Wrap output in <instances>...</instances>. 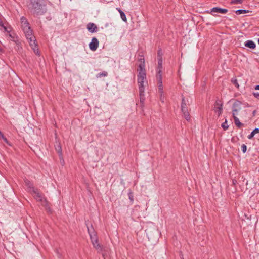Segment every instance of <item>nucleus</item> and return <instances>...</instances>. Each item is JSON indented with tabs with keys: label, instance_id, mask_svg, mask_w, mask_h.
<instances>
[{
	"label": "nucleus",
	"instance_id": "nucleus-34",
	"mask_svg": "<svg viewBox=\"0 0 259 259\" xmlns=\"http://www.w3.org/2000/svg\"><path fill=\"white\" fill-rule=\"evenodd\" d=\"M253 96L257 99H259V93L258 92H253Z\"/></svg>",
	"mask_w": 259,
	"mask_h": 259
},
{
	"label": "nucleus",
	"instance_id": "nucleus-12",
	"mask_svg": "<svg viewBox=\"0 0 259 259\" xmlns=\"http://www.w3.org/2000/svg\"><path fill=\"white\" fill-rule=\"evenodd\" d=\"M182 112L183 113L185 118L187 120H190V116L189 113V110L188 107H183L181 108Z\"/></svg>",
	"mask_w": 259,
	"mask_h": 259
},
{
	"label": "nucleus",
	"instance_id": "nucleus-3",
	"mask_svg": "<svg viewBox=\"0 0 259 259\" xmlns=\"http://www.w3.org/2000/svg\"><path fill=\"white\" fill-rule=\"evenodd\" d=\"M25 183L29 186V187H30V188L32 189L33 195V196L35 198V199L36 200H37L38 201L41 202V204L43 206L47 207V202L46 200L44 198L42 194L39 192V191L37 189L34 188L32 186V184L30 182H28L27 181H26Z\"/></svg>",
	"mask_w": 259,
	"mask_h": 259
},
{
	"label": "nucleus",
	"instance_id": "nucleus-20",
	"mask_svg": "<svg viewBox=\"0 0 259 259\" xmlns=\"http://www.w3.org/2000/svg\"><path fill=\"white\" fill-rule=\"evenodd\" d=\"M157 85H158V93L160 94H162L163 93L162 81V82H158Z\"/></svg>",
	"mask_w": 259,
	"mask_h": 259
},
{
	"label": "nucleus",
	"instance_id": "nucleus-31",
	"mask_svg": "<svg viewBox=\"0 0 259 259\" xmlns=\"http://www.w3.org/2000/svg\"><path fill=\"white\" fill-rule=\"evenodd\" d=\"M162 65H159V64H158L157 67V71L162 72Z\"/></svg>",
	"mask_w": 259,
	"mask_h": 259
},
{
	"label": "nucleus",
	"instance_id": "nucleus-30",
	"mask_svg": "<svg viewBox=\"0 0 259 259\" xmlns=\"http://www.w3.org/2000/svg\"><path fill=\"white\" fill-rule=\"evenodd\" d=\"M241 150L242 151V152L244 153L246 152V150H247V147L245 145V144H243L242 146H241Z\"/></svg>",
	"mask_w": 259,
	"mask_h": 259
},
{
	"label": "nucleus",
	"instance_id": "nucleus-35",
	"mask_svg": "<svg viewBox=\"0 0 259 259\" xmlns=\"http://www.w3.org/2000/svg\"><path fill=\"white\" fill-rule=\"evenodd\" d=\"M56 149H57V150L58 151V152H60V150H61V148H60V147L59 146H58V149L56 148Z\"/></svg>",
	"mask_w": 259,
	"mask_h": 259
},
{
	"label": "nucleus",
	"instance_id": "nucleus-36",
	"mask_svg": "<svg viewBox=\"0 0 259 259\" xmlns=\"http://www.w3.org/2000/svg\"><path fill=\"white\" fill-rule=\"evenodd\" d=\"M255 90H259V85H256V86L255 87Z\"/></svg>",
	"mask_w": 259,
	"mask_h": 259
},
{
	"label": "nucleus",
	"instance_id": "nucleus-2",
	"mask_svg": "<svg viewBox=\"0 0 259 259\" xmlns=\"http://www.w3.org/2000/svg\"><path fill=\"white\" fill-rule=\"evenodd\" d=\"M30 1V3L28 5V8L32 13L38 15H41L46 12V9L45 6L39 4V0Z\"/></svg>",
	"mask_w": 259,
	"mask_h": 259
},
{
	"label": "nucleus",
	"instance_id": "nucleus-5",
	"mask_svg": "<svg viewBox=\"0 0 259 259\" xmlns=\"http://www.w3.org/2000/svg\"><path fill=\"white\" fill-rule=\"evenodd\" d=\"M88 230L93 246L98 244L99 242L97 237V235L96 233L95 232L94 229H91L88 227Z\"/></svg>",
	"mask_w": 259,
	"mask_h": 259
},
{
	"label": "nucleus",
	"instance_id": "nucleus-16",
	"mask_svg": "<svg viewBox=\"0 0 259 259\" xmlns=\"http://www.w3.org/2000/svg\"><path fill=\"white\" fill-rule=\"evenodd\" d=\"M234 120V123L238 127H240L242 125V123L239 121V118L236 116L237 115H232Z\"/></svg>",
	"mask_w": 259,
	"mask_h": 259
},
{
	"label": "nucleus",
	"instance_id": "nucleus-24",
	"mask_svg": "<svg viewBox=\"0 0 259 259\" xmlns=\"http://www.w3.org/2000/svg\"><path fill=\"white\" fill-rule=\"evenodd\" d=\"M10 31H11V30ZM7 33L8 34L9 36L11 38V40L14 41H15V42H16L17 45L18 46V47H19L20 42L19 41H18L15 40L14 37L12 35V34L10 33V32H7Z\"/></svg>",
	"mask_w": 259,
	"mask_h": 259
},
{
	"label": "nucleus",
	"instance_id": "nucleus-32",
	"mask_svg": "<svg viewBox=\"0 0 259 259\" xmlns=\"http://www.w3.org/2000/svg\"><path fill=\"white\" fill-rule=\"evenodd\" d=\"M159 94L160 100L161 102L162 103H164V96H163V94Z\"/></svg>",
	"mask_w": 259,
	"mask_h": 259
},
{
	"label": "nucleus",
	"instance_id": "nucleus-23",
	"mask_svg": "<svg viewBox=\"0 0 259 259\" xmlns=\"http://www.w3.org/2000/svg\"><path fill=\"white\" fill-rule=\"evenodd\" d=\"M188 103V100H186L185 98L182 99V104H181V108L183 107H188L187 104Z\"/></svg>",
	"mask_w": 259,
	"mask_h": 259
},
{
	"label": "nucleus",
	"instance_id": "nucleus-38",
	"mask_svg": "<svg viewBox=\"0 0 259 259\" xmlns=\"http://www.w3.org/2000/svg\"><path fill=\"white\" fill-rule=\"evenodd\" d=\"M236 182V180H233V184H235V183Z\"/></svg>",
	"mask_w": 259,
	"mask_h": 259
},
{
	"label": "nucleus",
	"instance_id": "nucleus-7",
	"mask_svg": "<svg viewBox=\"0 0 259 259\" xmlns=\"http://www.w3.org/2000/svg\"><path fill=\"white\" fill-rule=\"evenodd\" d=\"M99 44L97 39L95 37H93L92 39L91 42L89 45L90 50L93 51H96L99 46Z\"/></svg>",
	"mask_w": 259,
	"mask_h": 259
},
{
	"label": "nucleus",
	"instance_id": "nucleus-19",
	"mask_svg": "<svg viewBox=\"0 0 259 259\" xmlns=\"http://www.w3.org/2000/svg\"><path fill=\"white\" fill-rule=\"evenodd\" d=\"M94 247L97 250L98 252H101L103 250V246L100 243L94 246Z\"/></svg>",
	"mask_w": 259,
	"mask_h": 259
},
{
	"label": "nucleus",
	"instance_id": "nucleus-17",
	"mask_svg": "<svg viewBox=\"0 0 259 259\" xmlns=\"http://www.w3.org/2000/svg\"><path fill=\"white\" fill-rule=\"evenodd\" d=\"M139 96H140V102L142 104H143L144 101L145 100V97H144V90H142L141 92V90H139Z\"/></svg>",
	"mask_w": 259,
	"mask_h": 259
},
{
	"label": "nucleus",
	"instance_id": "nucleus-27",
	"mask_svg": "<svg viewBox=\"0 0 259 259\" xmlns=\"http://www.w3.org/2000/svg\"><path fill=\"white\" fill-rule=\"evenodd\" d=\"M107 72H103L102 73H98L97 74L96 76L97 78L101 77L102 76H107Z\"/></svg>",
	"mask_w": 259,
	"mask_h": 259
},
{
	"label": "nucleus",
	"instance_id": "nucleus-13",
	"mask_svg": "<svg viewBox=\"0 0 259 259\" xmlns=\"http://www.w3.org/2000/svg\"><path fill=\"white\" fill-rule=\"evenodd\" d=\"M244 46L247 48H250L252 49H254L256 47V45H255V42L251 40H247L246 42H245Z\"/></svg>",
	"mask_w": 259,
	"mask_h": 259
},
{
	"label": "nucleus",
	"instance_id": "nucleus-21",
	"mask_svg": "<svg viewBox=\"0 0 259 259\" xmlns=\"http://www.w3.org/2000/svg\"><path fill=\"white\" fill-rule=\"evenodd\" d=\"M157 59L158 64H159V65H162V58L160 54V50H159L158 52Z\"/></svg>",
	"mask_w": 259,
	"mask_h": 259
},
{
	"label": "nucleus",
	"instance_id": "nucleus-25",
	"mask_svg": "<svg viewBox=\"0 0 259 259\" xmlns=\"http://www.w3.org/2000/svg\"><path fill=\"white\" fill-rule=\"evenodd\" d=\"M248 12V11H247L246 10L240 9V10H238L236 11L235 12L237 14L240 15L241 14L246 13Z\"/></svg>",
	"mask_w": 259,
	"mask_h": 259
},
{
	"label": "nucleus",
	"instance_id": "nucleus-28",
	"mask_svg": "<svg viewBox=\"0 0 259 259\" xmlns=\"http://www.w3.org/2000/svg\"><path fill=\"white\" fill-rule=\"evenodd\" d=\"M222 127L224 130H226L228 128L227 119L225 120V122L222 124Z\"/></svg>",
	"mask_w": 259,
	"mask_h": 259
},
{
	"label": "nucleus",
	"instance_id": "nucleus-10",
	"mask_svg": "<svg viewBox=\"0 0 259 259\" xmlns=\"http://www.w3.org/2000/svg\"><path fill=\"white\" fill-rule=\"evenodd\" d=\"M228 12V10L226 9L218 8V7H214L211 9L210 13H219L222 14H226Z\"/></svg>",
	"mask_w": 259,
	"mask_h": 259
},
{
	"label": "nucleus",
	"instance_id": "nucleus-1",
	"mask_svg": "<svg viewBox=\"0 0 259 259\" xmlns=\"http://www.w3.org/2000/svg\"><path fill=\"white\" fill-rule=\"evenodd\" d=\"M21 28L25 34L27 39L29 40L30 45L35 50L34 48L36 47L35 43V38L33 35L32 30L31 29L30 26L26 18L23 16L20 19Z\"/></svg>",
	"mask_w": 259,
	"mask_h": 259
},
{
	"label": "nucleus",
	"instance_id": "nucleus-33",
	"mask_svg": "<svg viewBox=\"0 0 259 259\" xmlns=\"http://www.w3.org/2000/svg\"><path fill=\"white\" fill-rule=\"evenodd\" d=\"M0 135L2 136V138L4 140V141L8 143V141L7 139L4 137V136L3 135V134L2 133V132L1 131H0Z\"/></svg>",
	"mask_w": 259,
	"mask_h": 259
},
{
	"label": "nucleus",
	"instance_id": "nucleus-9",
	"mask_svg": "<svg viewBox=\"0 0 259 259\" xmlns=\"http://www.w3.org/2000/svg\"><path fill=\"white\" fill-rule=\"evenodd\" d=\"M87 28L91 33H94L97 31V27L96 25L93 23H88L87 26Z\"/></svg>",
	"mask_w": 259,
	"mask_h": 259
},
{
	"label": "nucleus",
	"instance_id": "nucleus-8",
	"mask_svg": "<svg viewBox=\"0 0 259 259\" xmlns=\"http://www.w3.org/2000/svg\"><path fill=\"white\" fill-rule=\"evenodd\" d=\"M222 106L223 104L219 100L216 101L215 105H214V111L216 113L218 114V116H220L222 112Z\"/></svg>",
	"mask_w": 259,
	"mask_h": 259
},
{
	"label": "nucleus",
	"instance_id": "nucleus-11",
	"mask_svg": "<svg viewBox=\"0 0 259 259\" xmlns=\"http://www.w3.org/2000/svg\"><path fill=\"white\" fill-rule=\"evenodd\" d=\"M0 27H1V30H3L6 32H9L10 31V28H7L5 26L3 23V17L0 15Z\"/></svg>",
	"mask_w": 259,
	"mask_h": 259
},
{
	"label": "nucleus",
	"instance_id": "nucleus-29",
	"mask_svg": "<svg viewBox=\"0 0 259 259\" xmlns=\"http://www.w3.org/2000/svg\"><path fill=\"white\" fill-rule=\"evenodd\" d=\"M243 0H232L231 3L232 4H241Z\"/></svg>",
	"mask_w": 259,
	"mask_h": 259
},
{
	"label": "nucleus",
	"instance_id": "nucleus-39",
	"mask_svg": "<svg viewBox=\"0 0 259 259\" xmlns=\"http://www.w3.org/2000/svg\"><path fill=\"white\" fill-rule=\"evenodd\" d=\"M258 44H259V38H258Z\"/></svg>",
	"mask_w": 259,
	"mask_h": 259
},
{
	"label": "nucleus",
	"instance_id": "nucleus-6",
	"mask_svg": "<svg viewBox=\"0 0 259 259\" xmlns=\"http://www.w3.org/2000/svg\"><path fill=\"white\" fill-rule=\"evenodd\" d=\"M241 102L236 100L234 102L233 104L232 110V115H237L238 112L241 109Z\"/></svg>",
	"mask_w": 259,
	"mask_h": 259
},
{
	"label": "nucleus",
	"instance_id": "nucleus-14",
	"mask_svg": "<svg viewBox=\"0 0 259 259\" xmlns=\"http://www.w3.org/2000/svg\"><path fill=\"white\" fill-rule=\"evenodd\" d=\"M138 61L140 62V64L138 66L137 70H145V61L144 58L141 56Z\"/></svg>",
	"mask_w": 259,
	"mask_h": 259
},
{
	"label": "nucleus",
	"instance_id": "nucleus-37",
	"mask_svg": "<svg viewBox=\"0 0 259 259\" xmlns=\"http://www.w3.org/2000/svg\"><path fill=\"white\" fill-rule=\"evenodd\" d=\"M255 113H256V110L253 111V113H252L253 115V116H254V115H255Z\"/></svg>",
	"mask_w": 259,
	"mask_h": 259
},
{
	"label": "nucleus",
	"instance_id": "nucleus-18",
	"mask_svg": "<svg viewBox=\"0 0 259 259\" xmlns=\"http://www.w3.org/2000/svg\"><path fill=\"white\" fill-rule=\"evenodd\" d=\"M259 133V128H256L254 130H253V131L250 133V135L248 136V138L249 139H252L255 134Z\"/></svg>",
	"mask_w": 259,
	"mask_h": 259
},
{
	"label": "nucleus",
	"instance_id": "nucleus-15",
	"mask_svg": "<svg viewBox=\"0 0 259 259\" xmlns=\"http://www.w3.org/2000/svg\"><path fill=\"white\" fill-rule=\"evenodd\" d=\"M116 10L119 12V13L120 14L121 18L122 19V20L123 21L126 22L127 19H126L125 13L120 8H117Z\"/></svg>",
	"mask_w": 259,
	"mask_h": 259
},
{
	"label": "nucleus",
	"instance_id": "nucleus-22",
	"mask_svg": "<svg viewBox=\"0 0 259 259\" xmlns=\"http://www.w3.org/2000/svg\"><path fill=\"white\" fill-rule=\"evenodd\" d=\"M156 77L157 82H162V72L157 71Z\"/></svg>",
	"mask_w": 259,
	"mask_h": 259
},
{
	"label": "nucleus",
	"instance_id": "nucleus-26",
	"mask_svg": "<svg viewBox=\"0 0 259 259\" xmlns=\"http://www.w3.org/2000/svg\"><path fill=\"white\" fill-rule=\"evenodd\" d=\"M231 81L237 88H239V85L237 82V79L235 78H232Z\"/></svg>",
	"mask_w": 259,
	"mask_h": 259
},
{
	"label": "nucleus",
	"instance_id": "nucleus-4",
	"mask_svg": "<svg viewBox=\"0 0 259 259\" xmlns=\"http://www.w3.org/2000/svg\"><path fill=\"white\" fill-rule=\"evenodd\" d=\"M138 74V83L139 85V90L142 91V90H144L145 86L146 84V70H137Z\"/></svg>",
	"mask_w": 259,
	"mask_h": 259
}]
</instances>
